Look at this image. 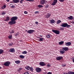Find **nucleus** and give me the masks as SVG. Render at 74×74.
<instances>
[{"mask_svg":"<svg viewBox=\"0 0 74 74\" xmlns=\"http://www.w3.org/2000/svg\"><path fill=\"white\" fill-rule=\"evenodd\" d=\"M18 18L17 16H13L10 19L11 21L8 22L9 24L10 25H12L15 24L16 23L15 21Z\"/></svg>","mask_w":74,"mask_h":74,"instance_id":"nucleus-1","label":"nucleus"},{"mask_svg":"<svg viewBox=\"0 0 74 74\" xmlns=\"http://www.w3.org/2000/svg\"><path fill=\"white\" fill-rule=\"evenodd\" d=\"M52 32L57 34H59L60 33L59 31H57V30H55L54 29H53L52 30Z\"/></svg>","mask_w":74,"mask_h":74,"instance_id":"nucleus-2","label":"nucleus"},{"mask_svg":"<svg viewBox=\"0 0 74 74\" xmlns=\"http://www.w3.org/2000/svg\"><path fill=\"white\" fill-rule=\"evenodd\" d=\"M35 31L34 30L30 29L28 30V31H27V32L29 34H32Z\"/></svg>","mask_w":74,"mask_h":74,"instance_id":"nucleus-3","label":"nucleus"},{"mask_svg":"<svg viewBox=\"0 0 74 74\" xmlns=\"http://www.w3.org/2000/svg\"><path fill=\"white\" fill-rule=\"evenodd\" d=\"M57 3V0H54L53 2L51 4V5L52 6H54L56 5Z\"/></svg>","mask_w":74,"mask_h":74,"instance_id":"nucleus-4","label":"nucleus"},{"mask_svg":"<svg viewBox=\"0 0 74 74\" xmlns=\"http://www.w3.org/2000/svg\"><path fill=\"white\" fill-rule=\"evenodd\" d=\"M10 63L9 62H7L4 64V65L5 66H9Z\"/></svg>","mask_w":74,"mask_h":74,"instance_id":"nucleus-5","label":"nucleus"},{"mask_svg":"<svg viewBox=\"0 0 74 74\" xmlns=\"http://www.w3.org/2000/svg\"><path fill=\"white\" fill-rule=\"evenodd\" d=\"M35 69L36 70V71L38 73H40L41 71V69L40 68H36Z\"/></svg>","mask_w":74,"mask_h":74,"instance_id":"nucleus-6","label":"nucleus"},{"mask_svg":"<svg viewBox=\"0 0 74 74\" xmlns=\"http://www.w3.org/2000/svg\"><path fill=\"white\" fill-rule=\"evenodd\" d=\"M67 25V23H64L61 25V26L64 27H66Z\"/></svg>","mask_w":74,"mask_h":74,"instance_id":"nucleus-7","label":"nucleus"},{"mask_svg":"<svg viewBox=\"0 0 74 74\" xmlns=\"http://www.w3.org/2000/svg\"><path fill=\"white\" fill-rule=\"evenodd\" d=\"M71 44V43L69 42H65V45L66 46H69Z\"/></svg>","mask_w":74,"mask_h":74,"instance_id":"nucleus-8","label":"nucleus"},{"mask_svg":"<svg viewBox=\"0 0 74 74\" xmlns=\"http://www.w3.org/2000/svg\"><path fill=\"white\" fill-rule=\"evenodd\" d=\"M45 3V0H40V4L41 5H43Z\"/></svg>","mask_w":74,"mask_h":74,"instance_id":"nucleus-9","label":"nucleus"},{"mask_svg":"<svg viewBox=\"0 0 74 74\" xmlns=\"http://www.w3.org/2000/svg\"><path fill=\"white\" fill-rule=\"evenodd\" d=\"M15 50L14 48L12 49H10L9 50V51L12 53H14Z\"/></svg>","mask_w":74,"mask_h":74,"instance_id":"nucleus-10","label":"nucleus"},{"mask_svg":"<svg viewBox=\"0 0 74 74\" xmlns=\"http://www.w3.org/2000/svg\"><path fill=\"white\" fill-rule=\"evenodd\" d=\"M39 64L41 66H42L45 65V64L43 62H40L39 63Z\"/></svg>","mask_w":74,"mask_h":74,"instance_id":"nucleus-11","label":"nucleus"},{"mask_svg":"<svg viewBox=\"0 0 74 74\" xmlns=\"http://www.w3.org/2000/svg\"><path fill=\"white\" fill-rule=\"evenodd\" d=\"M62 58H63V57L62 56L57 57L56 58V60H60L61 59H62Z\"/></svg>","mask_w":74,"mask_h":74,"instance_id":"nucleus-12","label":"nucleus"},{"mask_svg":"<svg viewBox=\"0 0 74 74\" xmlns=\"http://www.w3.org/2000/svg\"><path fill=\"white\" fill-rule=\"evenodd\" d=\"M67 18L69 19V20H72L73 19V18L72 16H69L67 17Z\"/></svg>","mask_w":74,"mask_h":74,"instance_id":"nucleus-13","label":"nucleus"},{"mask_svg":"<svg viewBox=\"0 0 74 74\" xmlns=\"http://www.w3.org/2000/svg\"><path fill=\"white\" fill-rule=\"evenodd\" d=\"M55 22V21L53 19L50 20V23L51 24Z\"/></svg>","mask_w":74,"mask_h":74,"instance_id":"nucleus-14","label":"nucleus"},{"mask_svg":"<svg viewBox=\"0 0 74 74\" xmlns=\"http://www.w3.org/2000/svg\"><path fill=\"white\" fill-rule=\"evenodd\" d=\"M65 51L63 50V49H61L60 50V54H63L64 53Z\"/></svg>","mask_w":74,"mask_h":74,"instance_id":"nucleus-15","label":"nucleus"},{"mask_svg":"<svg viewBox=\"0 0 74 74\" xmlns=\"http://www.w3.org/2000/svg\"><path fill=\"white\" fill-rule=\"evenodd\" d=\"M19 0H13V2L14 3H18L19 2Z\"/></svg>","mask_w":74,"mask_h":74,"instance_id":"nucleus-16","label":"nucleus"},{"mask_svg":"<svg viewBox=\"0 0 74 74\" xmlns=\"http://www.w3.org/2000/svg\"><path fill=\"white\" fill-rule=\"evenodd\" d=\"M6 19L5 20V21H8L10 20V18L8 16H6Z\"/></svg>","mask_w":74,"mask_h":74,"instance_id":"nucleus-17","label":"nucleus"},{"mask_svg":"<svg viewBox=\"0 0 74 74\" xmlns=\"http://www.w3.org/2000/svg\"><path fill=\"white\" fill-rule=\"evenodd\" d=\"M62 49L65 51H66L69 49L68 47H63Z\"/></svg>","mask_w":74,"mask_h":74,"instance_id":"nucleus-18","label":"nucleus"},{"mask_svg":"<svg viewBox=\"0 0 74 74\" xmlns=\"http://www.w3.org/2000/svg\"><path fill=\"white\" fill-rule=\"evenodd\" d=\"M51 15V14H47L46 15V18H49Z\"/></svg>","mask_w":74,"mask_h":74,"instance_id":"nucleus-19","label":"nucleus"},{"mask_svg":"<svg viewBox=\"0 0 74 74\" xmlns=\"http://www.w3.org/2000/svg\"><path fill=\"white\" fill-rule=\"evenodd\" d=\"M19 57L23 59L25 58V56L23 55H20L19 56Z\"/></svg>","mask_w":74,"mask_h":74,"instance_id":"nucleus-20","label":"nucleus"},{"mask_svg":"<svg viewBox=\"0 0 74 74\" xmlns=\"http://www.w3.org/2000/svg\"><path fill=\"white\" fill-rule=\"evenodd\" d=\"M15 62L16 64H18L20 63V61L19 60H17L15 61Z\"/></svg>","mask_w":74,"mask_h":74,"instance_id":"nucleus-21","label":"nucleus"},{"mask_svg":"<svg viewBox=\"0 0 74 74\" xmlns=\"http://www.w3.org/2000/svg\"><path fill=\"white\" fill-rule=\"evenodd\" d=\"M64 42H63V41H61V42H59L58 43H59V44H60V45H61L63 44Z\"/></svg>","mask_w":74,"mask_h":74,"instance_id":"nucleus-22","label":"nucleus"},{"mask_svg":"<svg viewBox=\"0 0 74 74\" xmlns=\"http://www.w3.org/2000/svg\"><path fill=\"white\" fill-rule=\"evenodd\" d=\"M30 67L29 66H26V67H25V69H27V70H29V69H30Z\"/></svg>","mask_w":74,"mask_h":74,"instance_id":"nucleus-23","label":"nucleus"},{"mask_svg":"<svg viewBox=\"0 0 74 74\" xmlns=\"http://www.w3.org/2000/svg\"><path fill=\"white\" fill-rule=\"evenodd\" d=\"M10 34H12L14 33V31L12 30L11 29L10 31Z\"/></svg>","mask_w":74,"mask_h":74,"instance_id":"nucleus-24","label":"nucleus"},{"mask_svg":"<svg viewBox=\"0 0 74 74\" xmlns=\"http://www.w3.org/2000/svg\"><path fill=\"white\" fill-rule=\"evenodd\" d=\"M38 7L39 8H42L43 7V6L41 5H38Z\"/></svg>","mask_w":74,"mask_h":74,"instance_id":"nucleus-25","label":"nucleus"},{"mask_svg":"<svg viewBox=\"0 0 74 74\" xmlns=\"http://www.w3.org/2000/svg\"><path fill=\"white\" fill-rule=\"evenodd\" d=\"M61 22V21L60 20H58L57 21V24H59Z\"/></svg>","mask_w":74,"mask_h":74,"instance_id":"nucleus-26","label":"nucleus"},{"mask_svg":"<svg viewBox=\"0 0 74 74\" xmlns=\"http://www.w3.org/2000/svg\"><path fill=\"white\" fill-rule=\"evenodd\" d=\"M3 51V50L0 49V54H2Z\"/></svg>","mask_w":74,"mask_h":74,"instance_id":"nucleus-27","label":"nucleus"},{"mask_svg":"<svg viewBox=\"0 0 74 74\" xmlns=\"http://www.w3.org/2000/svg\"><path fill=\"white\" fill-rule=\"evenodd\" d=\"M40 39L39 41H42L44 39V38H40Z\"/></svg>","mask_w":74,"mask_h":74,"instance_id":"nucleus-28","label":"nucleus"},{"mask_svg":"<svg viewBox=\"0 0 74 74\" xmlns=\"http://www.w3.org/2000/svg\"><path fill=\"white\" fill-rule=\"evenodd\" d=\"M30 71H33V68L32 67H30L29 69Z\"/></svg>","mask_w":74,"mask_h":74,"instance_id":"nucleus-29","label":"nucleus"},{"mask_svg":"<svg viewBox=\"0 0 74 74\" xmlns=\"http://www.w3.org/2000/svg\"><path fill=\"white\" fill-rule=\"evenodd\" d=\"M6 8L5 5H4L3 6H2V8L3 9H5Z\"/></svg>","mask_w":74,"mask_h":74,"instance_id":"nucleus-30","label":"nucleus"},{"mask_svg":"<svg viewBox=\"0 0 74 74\" xmlns=\"http://www.w3.org/2000/svg\"><path fill=\"white\" fill-rule=\"evenodd\" d=\"M22 68H20L19 69L17 70V71H21V70H22Z\"/></svg>","mask_w":74,"mask_h":74,"instance_id":"nucleus-31","label":"nucleus"},{"mask_svg":"<svg viewBox=\"0 0 74 74\" xmlns=\"http://www.w3.org/2000/svg\"><path fill=\"white\" fill-rule=\"evenodd\" d=\"M27 52L26 51H23V52H22V53L23 54H26V53H27Z\"/></svg>","mask_w":74,"mask_h":74,"instance_id":"nucleus-32","label":"nucleus"},{"mask_svg":"<svg viewBox=\"0 0 74 74\" xmlns=\"http://www.w3.org/2000/svg\"><path fill=\"white\" fill-rule=\"evenodd\" d=\"M66 27H67V28H69L71 27V25H68L67 24V25H66Z\"/></svg>","mask_w":74,"mask_h":74,"instance_id":"nucleus-33","label":"nucleus"},{"mask_svg":"<svg viewBox=\"0 0 74 74\" xmlns=\"http://www.w3.org/2000/svg\"><path fill=\"white\" fill-rule=\"evenodd\" d=\"M46 37L48 38H50V35H47Z\"/></svg>","mask_w":74,"mask_h":74,"instance_id":"nucleus-34","label":"nucleus"},{"mask_svg":"<svg viewBox=\"0 0 74 74\" xmlns=\"http://www.w3.org/2000/svg\"><path fill=\"white\" fill-rule=\"evenodd\" d=\"M5 14V12H3L1 14L2 15H4Z\"/></svg>","mask_w":74,"mask_h":74,"instance_id":"nucleus-35","label":"nucleus"},{"mask_svg":"<svg viewBox=\"0 0 74 74\" xmlns=\"http://www.w3.org/2000/svg\"><path fill=\"white\" fill-rule=\"evenodd\" d=\"M24 1V0H21L20 1V3H23V2Z\"/></svg>","mask_w":74,"mask_h":74,"instance_id":"nucleus-36","label":"nucleus"},{"mask_svg":"<svg viewBox=\"0 0 74 74\" xmlns=\"http://www.w3.org/2000/svg\"><path fill=\"white\" fill-rule=\"evenodd\" d=\"M12 44H13V43H9V46H11L12 45Z\"/></svg>","mask_w":74,"mask_h":74,"instance_id":"nucleus-37","label":"nucleus"},{"mask_svg":"<svg viewBox=\"0 0 74 74\" xmlns=\"http://www.w3.org/2000/svg\"><path fill=\"white\" fill-rule=\"evenodd\" d=\"M64 0H59V1H60V2H64Z\"/></svg>","mask_w":74,"mask_h":74,"instance_id":"nucleus-38","label":"nucleus"},{"mask_svg":"<svg viewBox=\"0 0 74 74\" xmlns=\"http://www.w3.org/2000/svg\"><path fill=\"white\" fill-rule=\"evenodd\" d=\"M26 1H29L30 2H32L33 1V0H26Z\"/></svg>","mask_w":74,"mask_h":74,"instance_id":"nucleus-39","label":"nucleus"},{"mask_svg":"<svg viewBox=\"0 0 74 74\" xmlns=\"http://www.w3.org/2000/svg\"><path fill=\"white\" fill-rule=\"evenodd\" d=\"M64 30V28L62 27H60V30Z\"/></svg>","mask_w":74,"mask_h":74,"instance_id":"nucleus-40","label":"nucleus"},{"mask_svg":"<svg viewBox=\"0 0 74 74\" xmlns=\"http://www.w3.org/2000/svg\"><path fill=\"white\" fill-rule=\"evenodd\" d=\"M47 66L49 67L51 66L49 64H48V65Z\"/></svg>","mask_w":74,"mask_h":74,"instance_id":"nucleus-41","label":"nucleus"},{"mask_svg":"<svg viewBox=\"0 0 74 74\" xmlns=\"http://www.w3.org/2000/svg\"><path fill=\"white\" fill-rule=\"evenodd\" d=\"M12 36H9L8 38L9 39H10L12 38Z\"/></svg>","mask_w":74,"mask_h":74,"instance_id":"nucleus-42","label":"nucleus"},{"mask_svg":"<svg viewBox=\"0 0 74 74\" xmlns=\"http://www.w3.org/2000/svg\"><path fill=\"white\" fill-rule=\"evenodd\" d=\"M61 66H66V65L64 64H62V65H61Z\"/></svg>","mask_w":74,"mask_h":74,"instance_id":"nucleus-43","label":"nucleus"},{"mask_svg":"<svg viewBox=\"0 0 74 74\" xmlns=\"http://www.w3.org/2000/svg\"><path fill=\"white\" fill-rule=\"evenodd\" d=\"M24 74H29V73L27 72H25Z\"/></svg>","mask_w":74,"mask_h":74,"instance_id":"nucleus-44","label":"nucleus"},{"mask_svg":"<svg viewBox=\"0 0 74 74\" xmlns=\"http://www.w3.org/2000/svg\"><path fill=\"white\" fill-rule=\"evenodd\" d=\"M24 13L25 14H27V11H25L24 12Z\"/></svg>","mask_w":74,"mask_h":74,"instance_id":"nucleus-45","label":"nucleus"},{"mask_svg":"<svg viewBox=\"0 0 74 74\" xmlns=\"http://www.w3.org/2000/svg\"><path fill=\"white\" fill-rule=\"evenodd\" d=\"M70 74H74V72H71L70 73Z\"/></svg>","mask_w":74,"mask_h":74,"instance_id":"nucleus-46","label":"nucleus"},{"mask_svg":"<svg viewBox=\"0 0 74 74\" xmlns=\"http://www.w3.org/2000/svg\"><path fill=\"white\" fill-rule=\"evenodd\" d=\"M14 5H12V6H11V7L12 8H14Z\"/></svg>","mask_w":74,"mask_h":74,"instance_id":"nucleus-47","label":"nucleus"},{"mask_svg":"<svg viewBox=\"0 0 74 74\" xmlns=\"http://www.w3.org/2000/svg\"><path fill=\"white\" fill-rule=\"evenodd\" d=\"M47 74H52V73L51 72H49L47 73Z\"/></svg>","mask_w":74,"mask_h":74,"instance_id":"nucleus-48","label":"nucleus"},{"mask_svg":"<svg viewBox=\"0 0 74 74\" xmlns=\"http://www.w3.org/2000/svg\"><path fill=\"white\" fill-rule=\"evenodd\" d=\"M35 23L36 24H38V22L37 21H36Z\"/></svg>","mask_w":74,"mask_h":74,"instance_id":"nucleus-49","label":"nucleus"},{"mask_svg":"<svg viewBox=\"0 0 74 74\" xmlns=\"http://www.w3.org/2000/svg\"><path fill=\"white\" fill-rule=\"evenodd\" d=\"M38 12V11H36L35 12V14H36Z\"/></svg>","mask_w":74,"mask_h":74,"instance_id":"nucleus-50","label":"nucleus"},{"mask_svg":"<svg viewBox=\"0 0 74 74\" xmlns=\"http://www.w3.org/2000/svg\"><path fill=\"white\" fill-rule=\"evenodd\" d=\"M18 35V34H16L15 35V36H17Z\"/></svg>","mask_w":74,"mask_h":74,"instance_id":"nucleus-51","label":"nucleus"},{"mask_svg":"<svg viewBox=\"0 0 74 74\" xmlns=\"http://www.w3.org/2000/svg\"><path fill=\"white\" fill-rule=\"evenodd\" d=\"M6 1L7 2H9L10 0H6Z\"/></svg>","mask_w":74,"mask_h":74,"instance_id":"nucleus-52","label":"nucleus"},{"mask_svg":"<svg viewBox=\"0 0 74 74\" xmlns=\"http://www.w3.org/2000/svg\"><path fill=\"white\" fill-rule=\"evenodd\" d=\"M48 7V5H46V7L47 8Z\"/></svg>","mask_w":74,"mask_h":74,"instance_id":"nucleus-53","label":"nucleus"},{"mask_svg":"<svg viewBox=\"0 0 74 74\" xmlns=\"http://www.w3.org/2000/svg\"><path fill=\"white\" fill-rule=\"evenodd\" d=\"M72 61L73 62V63H74V59Z\"/></svg>","mask_w":74,"mask_h":74,"instance_id":"nucleus-54","label":"nucleus"},{"mask_svg":"<svg viewBox=\"0 0 74 74\" xmlns=\"http://www.w3.org/2000/svg\"><path fill=\"white\" fill-rule=\"evenodd\" d=\"M40 36L41 37H42V35H40Z\"/></svg>","mask_w":74,"mask_h":74,"instance_id":"nucleus-55","label":"nucleus"},{"mask_svg":"<svg viewBox=\"0 0 74 74\" xmlns=\"http://www.w3.org/2000/svg\"><path fill=\"white\" fill-rule=\"evenodd\" d=\"M72 23H73V24H74V21H72Z\"/></svg>","mask_w":74,"mask_h":74,"instance_id":"nucleus-56","label":"nucleus"},{"mask_svg":"<svg viewBox=\"0 0 74 74\" xmlns=\"http://www.w3.org/2000/svg\"><path fill=\"white\" fill-rule=\"evenodd\" d=\"M1 67L0 66V69H1Z\"/></svg>","mask_w":74,"mask_h":74,"instance_id":"nucleus-57","label":"nucleus"},{"mask_svg":"<svg viewBox=\"0 0 74 74\" xmlns=\"http://www.w3.org/2000/svg\"><path fill=\"white\" fill-rule=\"evenodd\" d=\"M27 30H26V31L27 32Z\"/></svg>","mask_w":74,"mask_h":74,"instance_id":"nucleus-58","label":"nucleus"},{"mask_svg":"<svg viewBox=\"0 0 74 74\" xmlns=\"http://www.w3.org/2000/svg\"><path fill=\"white\" fill-rule=\"evenodd\" d=\"M65 74L64 73V74Z\"/></svg>","mask_w":74,"mask_h":74,"instance_id":"nucleus-59","label":"nucleus"}]
</instances>
